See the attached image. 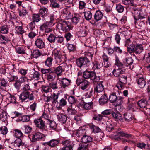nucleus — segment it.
<instances>
[{
  "instance_id": "nucleus-2",
  "label": "nucleus",
  "mask_w": 150,
  "mask_h": 150,
  "mask_svg": "<svg viewBox=\"0 0 150 150\" xmlns=\"http://www.w3.org/2000/svg\"><path fill=\"white\" fill-rule=\"evenodd\" d=\"M134 11L133 12V14L134 18L135 20V23L136 26L137 27H142L144 26L145 23L144 21H140L139 20V19H143L145 18L144 16L142 15L141 12L137 9H134Z\"/></svg>"
},
{
  "instance_id": "nucleus-61",
  "label": "nucleus",
  "mask_w": 150,
  "mask_h": 150,
  "mask_svg": "<svg viewBox=\"0 0 150 150\" xmlns=\"http://www.w3.org/2000/svg\"><path fill=\"white\" fill-rule=\"evenodd\" d=\"M87 3V1H81L79 2V8L80 9H82L85 7L86 3Z\"/></svg>"
},
{
  "instance_id": "nucleus-37",
  "label": "nucleus",
  "mask_w": 150,
  "mask_h": 150,
  "mask_svg": "<svg viewBox=\"0 0 150 150\" xmlns=\"http://www.w3.org/2000/svg\"><path fill=\"white\" fill-rule=\"evenodd\" d=\"M146 82L142 77L139 78L137 81V83L141 88H143L146 85Z\"/></svg>"
},
{
  "instance_id": "nucleus-17",
  "label": "nucleus",
  "mask_w": 150,
  "mask_h": 150,
  "mask_svg": "<svg viewBox=\"0 0 150 150\" xmlns=\"http://www.w3.org/2000/svg\"><path fill=\"white\" fill-rule=\"evenodd\" d=\"M35 46L38 48L42 49L45 46V42L42 39L40 38H37L35 42Z\"/></svg>"
},
{
  "instance_id": "nucleus-29",
  "label": "nucleus",
  "mask_w": 150,
  "mask_h": 150,
  "mask_svg": "<svg viewBox=\"0 0 150 150\" xmlns=\"http://www.w3.org/2000/svg\"><path fill=\"white\" fill-rule=\"evenodd\" d=\"M9 31V27L6 25H4L0 27V33L3 34H7Z\"/></svg>"
},
{
  "instance_id": "nucleus-18",
  "label": "nucleus",
  "mask_w": 150,
  "mask_h": 150,
  "mask_svg": "<svg viewBox=\"0 0 150 150\" xmlns=\"http://www.w3.org/2000/svg\"><path fill=\"white\" fill-rule=\"evenodd\" d=\"M60 81L61 82V86L63 88H65L66 87H68L71 82V80H69L66 78H62L61 80H60Z\"/></svg>"
},
{
  "instance_id": "nucleus-46",
  "label": "nucleus",
  "mask_w": 150,
  "mask_h": 150,
  "mask_svg": "<svg viewBox=\"0 0 150 150\" xmlns=\"http://www.w3.org/2000/svg\"><path fill=\"white\" fill-rule=\"evenodd\" d=\"M15 33L18 35H21L24 33V30L21 26H16Z\"/></svg>"
},
{
  "instance_id": "nucleus-30",
  "label": "nucleus",
  "mask_w": 150,
  "mask_h": 150,
  "mask_svg": "<svg viewBox=\"0 0 150 150\" xmlns=\"http://www.w3.org/2000/svg\"><path fill=\"white\" fill-rule=\"evenodd\" d=\"M10 40L5 36L0 33V42L1 44L6 45Z\"/></svg>"
},
{
  "instance_id": "nucleus-24",
  "label": "nucleus",
  "mask_w": 150,
  "mask_h": 150,
  "mask_svg": "<svg viewBox=\"0 0 150 150\" xmlns=\"http://www.w3.org/2000/svg\"><path fill=\"white\" fill-rule=\"evenodd\" d=\"M7 114L4 111V110L0 108V120L2 122H5L7 121Z\"/></svg>"
},
{
  "instance_id": "nucleus-50",
  "label": "nucleus",
  "mask_w": 150,
  "mask_h": 150,
  "mask_svg": "<svg viewBox=\"0 0 150 150\" xmlns=\"http://www.w3.org/2000/svg\"><path fill=\"white\" fill-rule=\"evenodd\" d=\"M52 60L51 57H48L44 62L45 65L50 67L52 65Z\"/></svg>"
},
{
  "instance_id": "nucleus-55",
  "label": "nucleus",
  "mask_w": 150,
  "mask_h": 150,
  "mask_svg": "<svg viewBox=\"0 0 150 150\" xmlns=\"http://www.w3.org/2000/svg\"><path fill=\"white\" fill-rule=\"evenodd\" d=\"M48 9L46 8H41L39 10V14L43 17L45 16L47 13Z\"/></svg>"
},
{
  "instance_id": "nucleus-43",
  "label": "nucleus",
  "mask_w": 150,
  "mask_h": 150,
  "mask_svg": "<svg viewBox=\"0 0 150 150\" xmlns=\"http://www.w3.org/2000/svg\"><path fill=\"white\" fill-rule=\"evenodd\" d=\"M124 117L125 120L127 122L131 121L134 118L131 114L128 113L124 114Z\"/></svg>"
},
{
  "instance_id": "nucleus-59",
  "label": "nucleus",
  "mask_w": 150,
  "mask_h": 150,
  "mask_svg": "<svg viewBox=\"0 0 150 150\" xmlns=\"http://www.w3.org/2000/svg\"><path fill=\"white\" fill-rule=\"evenodd\" d=\"M56 38V37L54 34H51L48 38V40L50 42L53 43L55 42Z\"/></svg>"
},
{
  "instance_id": "nucleus-38",
  "label": "nucleus",
  "mask_w": 150,
  "mask_h": 150,
  "mask_svg": "<svg viewBox=\"0 0 150 150\" xmlns=\"http://www.w3.org/2000/svg\"><path fill=\"white\" fill-rule=\"evenodd\" d=\"M68 114L69 115H74L77 112V111L74 108H73L71 105L70 107H68L67 110Z\"/></svg>"
},
{
  "instance_id": "nucleus-12",
  "label": "nucleus",
  "mask_w": 150,
  "mask_h": 150,
  "mask_svg": "<svg viewBox=\"0 0 150 150\" xmlns=\"http://www.w3.org/2000/svg\"><path fill=\"white\" fill-rule=\"evenodd\" d=\"M104 86L101 83H98L95 86L94 90V93L95 94L98 95V94L102 92L104 89Z\"/></svg>"
},
{
  "instance_id": "nucleus-19",
  "label": "nucleus",
  "mask_w": 150,
  "mask_h": 150,
  "mask_svg": "<svg viewBox=\"0 0 150 150\" xmlns=\"http://www.w3.org/2000/svg\"><path fill=\"white\" fill-rule=\"evenodd\" d=\"M30 95V92L28 91L22 92L19 96V98L21 102L25 101L28 98Z\"/></svg>"
},
{
  "instance_id": "nucleus-6",
  "label": "nucleus",
  "mask_w": 150,
  "mask_h": 150,
  "mask_svg": "<svg viewBox=\"0 0 150 150\" xmlns=\"http://www.w3.org/2000/svg\"><path fill=\"white\" fill-rule=\"evenodd\" d=\"M34 123L37 128L40 131L45 130L46 127L45 121L41 117L35 119L34 120Z\"/></svg>"
},
{
  "instance_id": "nucleus-25",
  "label": "nucleus",
  "mask_w": 150,
  "mask_h": 150,
  "mask_svg": "<svg viewBox=\"0 0 150 150\" xmlns=\"http://www.w3.org/2000/svg\"><path fill=\"white\" fill-rule=\"evenodd\" d=\"M106 130L110 132L114 129V124L110 120H109L106 122Z\"/></svg>"
},
{
  "instance_id": "nucleus-23",
  "label": "nucleus",
  "mask_w": 150,
  "mask_h": 150,
  "mask_svg": "<svg viewBox=\"0 0 150 150\" xmlns=\"http://www.w3.org/2000/svg\"><path fill=\"white\" fill-rule=\"evenodd\" d=\"M86 131L85 129L80 127L77 130L76 134V136L78 138V139H81V138L85 135Z\"/></svg>"
},
{
  "instance_id": "nucleus-22",
  "label": "nucleus",
  "mask_w": 150,
  "mask_h": 150,
  "mask_svg": "<svg viewBox=\"0 0 150 150\" xmlns=\"http://www.w3.org/2000/svg\"><path fill=\"white\" fill-rule=\"evenodd\" d=\"M103 16V12L101 11L98 10L96 11L94 15V18L96 21L98 22L102 18Z\"/></svg>"
},
{
  "instance_id": "nucleus-1",
  "label": "nucleus",
  "mask_w": 150,
  "mask_h": 150,
  "mask_svg": "<svg viewBox=\"0 0 150 150\" xmlns=\"http://www.w3.org/2000/svg\"><path fill=\"white\" fill-rule=\"evenodd\" d=\"M93 54L89 52H85V56L80 57L76 60L77 66L81 68L83 65H85L90 62L91 60Z\"/></svg>"
},
{
  "instance_id": "nucleus-62",
  "label": "nucleus",
  "mask_w": 150,
  "mask_h": 150,
  "mask_svg": "<svg viewBox=\"0 0 150 150\" xmlns=\"http://www.w3.org/2000/svg\"><path fill=\"white\" fill-rule=\"evenodd\" d=\"M122 3L123 4L126 5L134 6L133 0H123Z\"/></svg>"
},
{
  "instance_id": "nucleus-41",
  "label": "nucleus",
  "mask_w": 150,
  "mask_h": 150,
  "mask_svg": "<svg viewBox=\"0 0 150 150\" xmlns=\"http://www.w3.org/2000/svg\"><path fill=\"white\" fill-rule=\"evenodd\" d=\"M85 18L87 20H91L92 16V14L91 12L87 11L83 12Z\"/></svg>"
},
{
  "instance_id": "nucleus-9",
  "label": "nucleus",
  "mask_w": 150,
  "mask_h": 150,
  "mask_svg": "<svg viewBox=\"0 0 150 150\" xmlns=\"http://www.w3.org/2000/svg\"><path fill=\"white\" fill-rule=\"evenodd\" d=\"M43 137L44 134L39 132H36L28 136L32 142H36L42 139Z\"/></svg>"
},
{
  "instance_id": "nucleus-64",
  "label": "nucleus",
  "mask_w": 150,
  "mask_h": 150,
  "mask_svg": "<svg viewBox=\"0 0 150 150\" xmlns=\"http://www.w3.org/2000/svg\"><path fill=\"white\" fill-rule=\"evenodd\" d=\"M146 52L148 53H146L144 57V58H146V62L148 63H149L150 62V51H148Z\"/></svg>"
},
{
  "instance_id": "nucleus-26",
  "label": "nucleus",
  "mask_w": 150,
  "mask_h": 150,
  "mask_svg": "<svg viewBox=\"0 0 150 150\" xmlns=\"http://www.w3.org/2000/svg\"><path fill=\"white\" fill-rule=\"evenodd\" d=\"M111 114L113 117L116 120L121 121L122 120L121 115L119 112L117 111L115 112L112 111Z\"/></svg>"
},
{
  "instance_id": "nucleus-15",
  "label": "nucleus",
  "mask_w": 150,
  "mask_h": 150,
  "mask_svg": "<svg viewBox=\"0 0 150 150\" xmlns=\"http://www.w3.org/2000/svg\"><path fill=\"white\" fill-rule=\"evenodd\" d=\"M58 94H56L55 93H53L50 96L47 97V102H51L53 104L56 103L57 102Z\"/></svg>"
},
{
  "instance_id": "nucleus-8",
  "label": "nucleus",
  "mask_w": 150,
  "mask_h": 150,
  "mask_svg": "<svg viewBox=\"0 0 150 150\" xmlns=\"http://www.w3.org/2000/svg\"><path fill=\"white\" fill-rule=\"evenodd\" d=\"M53 54L54 55L55 59L57 63L61 62L63 60L64 56L60 51L54 49L53 51Z\"/></svg>"
},
{
  "instance_id": "nucleus-47",
  "label": "nucleus",
  "mask_w": 150,
  "mask_h": 150,
  "mask_svg": "<svg viewBox=\"0 0 150 150\" xmlns=\"http://www.w3.org/2000/svg\"><path fill=\"white\" fill-rule=\"evenodd\" d=\"M51 27H52L51 25L47 21H46L40 26V28L41 30L44 31V30L47 28H50Z\"/></svg>"
},
{
  "instance_id": "nucleus-5",
  "label": "nucleus",
  "mask_w": 150,
  "mask_h": 150,
  "mask_svg": "<svg viewBox=\"0 0 150 150\" xmlns=\"http://www.w3.org/2000/svg\"><path fill=\"white\" fill-rule=\"evenodd\" d=\"M57 28L62 31L67 32L71 30L72 27L70 23L65 21H63L58 23L57 26Z\"/></svg>"
},
{
  "instance_id": "nucleus-32",
  "label": "nucleus",
  "mask_w": 150,
  "mask_h": 150,
  "mask_svg": "<svg viewBox=\"0 0 150 150\" xmlns=\"http://www.w3.org/2000/svg\"><path fill=\"white\" fill-rule=\"evenodd\" d=\"M50 6L54 8H60V5L57 2V0H50Z\"/></svg>"
},
{
  "instance_id": "nucleus-21",
  "label": "nucleus",
  "mask_w": 150,
  "mask_h": 150,
  "mask_svg": "<svg viewBox=\"0 0 150 150\" xmlns=\"http://www.w3.org/2000/svg\"><path fill=\"white\" fill-rule=\"evenodd\" d=\"M45 78L49 81H52L55 79L56 76L55 73L52 70L48 74L45 75Z\"/></svg>"
},
{
  "instance_id": "nucleus-51",
  "label": "nucleus",
  "mask_w": 150,
  "mask_h": 150,
  "mask_svg": "<svg viewBox=\"0 0 150 150\" xmlns=\"http://www.w3.org/2000/svg\"><path fill=\"white\" fill-rule=\"evenodd\" d=\"M41 18L39 14H34L33 15L32 20L34 22H38Z\"/></svg>"
},
{
  "instance_id": "nucleus-3",
  "label": "nucleus",
  "mask_w": 150,
  "mask_h": 150,
  "mask_svg": "<svg viewBox=\"0 0 150 150\" xmlns=\"http://www.w3.org/2000/svg\"><path fill=\"white\" fill-rule=\"evenodd\" d=\"M123 98L122 96L117 97L115 91L111 93L109 98V100L111 103L116 104V107L121 105L123 103Z\"/></svg>"
},
{
  "instance_id": "nucleus-40",
  "label": "nucleus",
  "mask_w": 150,
  "mask_h": 150,
  "mask_svg": "<svg viewBox=\"0 0 150 150\" xmlns=\"http://www.w3.org/2000/svg\"><path fill=\"white\" fill-rule=\"evenodd\" d=\"M89 85V83L86 80H84L79 85L80 88L82 90L86 89Z\"/></svg>"
},
{
  "instance_id": "nucleus-33",
  "label": "nucleus",
  "mask_w": 150,
  "mask_h": 150,
  "mask_svg": "<svg viewBox=\"0 0 150 150\" xmlns=\"http://www.w3.org/2000/svg\"><path fill=\"white\" fill-rule=\"evenodd\" d=\"M68 100L69 103L70 104H75L77 103L78 101L77 98L73 96H68V98H67Z\"/></svg>"
},
{
  "instance_id": "nucleus-35",
  "label": "nucleus",
  "mask_w": 150,
  "mask_h": 150,
  "mask_svg": "<svg viewBox=\"0 0 150 150\" xmlns=\"http://www.w3.org/2000/svg\"><path fill=\"white\" fill-rule=\"evenodd\" d=\"M57 118L62 123H64L67 120L66 116L65 115L62 114L58 115Z\"/></svg>"
},
{
  "instance_id": "nucleus-45",
  "label": "nucleus",
  "mask_w": 150,
  "mask_h": 150,
  "mask_svg": "<svg viewBox=\"0 0 150 150\" xmlns=\"http://www.w3.org/2000/svg\"><path fill=\"white\" fill-rule=\"evenodd\" d=\"M80 17L78 16H74L71 18V21L72 23L75 25L77 24L79 22Z\"/></svg>"
},
{
  "instance_id": "nucleus-63",
  "label": "nucleus",
  "mask_w": 150,
  "mask_h": 150,
  "mask_svg": "<svg viewBox=\"0 0 150 150\" xmlns=\"http://www.w3.org/2000/svg\"><path fill=\"white\" fill-rule=\"evenodd\" d=\"M52 70V69L50 68H49L47 69L42 68L41 69L40 71L42 74H48Z\"/></svg>"
},
{
  "instance_id": "nucleus-34",
  "label": "nucleus",
  "mask_w": 150,
  "mask_h": 150,
  "mask_svg": "<svg viewBox=\"0 0 150 150\" xmlns=\"http://www.w3.org/2000/svg\"><path fill=\"white\" fill-rule=\"evenodd\" d=\"M90 128L92 131L95 133H98L101 132V129L98 126L93 125V124L90 125Z\"/></svg>"
},
{
  "instance_id": "nucleus-14",
  "label": "nucleus",
  "mask_w": 150,
  "mask_h": 150,
  "mask_svg": "<svg viewBox=\"0 0 150 150\" xmlns=\"http://www.w3.org/2000/svg\"><path fill=\"white\" fill-rule=\"evenodd\" d=\"M133 62V60L132 57L126 58L123 61L124 65L127 67H129V68L131 69L133 68V65H132Z\"/></svg>"
},
{
  "instance_id": "nucleus-54",
  "label": "nucleus",
  "mask_w": 150,
  "mask_h": 150,
  "mask_svg": "<svg viewBox=\"0 0 150 150\" xmlns=\"http://www.w3.org/2000/svg\"><path fill=\"white\" fill-rule=\"evenodd\" d=\"M32 54L33 57L37 58L40 55L41 53L39 50L37 49L33 51Z\"/></svg>"
},
{
  "instance_id": "nucleus-44",
  "label": "nucleus",
  "mask_w": 150,
  "mask_h": 150,
  "mask_svg": "<svg viewBox=\"0 0 150 150\" xmlns=\"http://www.w3.org/2000/svg\"><path fill=\"white\" fill-rule=\"evenodd\" d=\"M125 84L122 83L121 82L118 83L114 88V90L116 91H118V90H121L124 87Z\"/></svg>"
},
{
  "instance_id": "nucleus-58",
  "label": "nucleus",
  "mask_w": 150,
  "mask_h": 150,
  "mask_svg": "<svg viewBox=\"0 0 150 150\" xmlns=\"http://www.w3.org/2000/svg\"><path fill=\"white\" fill-rule=\"evenodd\" d=\"M48 122L49 124L50 125L49 127L50 129H56L57 125L54 121L50 120H49Z\"/></svg>"
},
{
  "instance_id": "nucleus-13",
  "label": "nucleus",
  "mask_w": 150,
  "mask_h": 150,
  "mask_svg": "<svg viewBox=\"0 0 150 150\" xmlns=\"http://www.w3.org/2000/svg\"><path fill=\"white\" fill-rule=\"evenodd\" d=\"M24 144L23 142L20 138H16L14 142L11 143V148L14 149V148H18L21 146H23Z\"/></svg>"
},
{
  "instance_id": "nucleus-60",
  "label": "nucleus",
  "mask_w": 150,
  "mask_h": 150,
  "mask_svg": "<svg viewBox=\"0 0 150 150\" xmlns=\"http://www.w3.org/2000/svg\"><path fill=\"white\" fill-rule=\"evenodd\" d=\"M116 8L117 11L120 13L122 12L124 10V6L120 4H117Z\"/></svg>"
},
{
  "instance_id": "nucleus-27",
  "label": "nucleus",
  "mask_w": 150,
  "mask_h": 150,
  "mask_svg": "<svg viewBox=\"0 0 150 150\" xmlns=\"http://www.w3.org/2000/svg\"><path fill=\"white\" fill-rule=\"evenodd\" d=\"M62 143L65 146L73 147L74 146L73 142L70 139H64L62 141Z\"/></svg>"
},
{
  "instance_id": "nucleus-16",
  "label": "nucleus",
  "mask_w": 150,
  "mask_h": 150,
  "mask_svg": "<svg viewBox=\"0 0 150 150\" xmlns=\"http://www.w3.org/2000/svg\"><path fill=\"white\" fill-rule=\"evenodd\" d=\"M125 70L121 68L115 67L113 71V74L115 76L119 78L125 73Z\"/></svg>"
},
{
  "instance_id": "nucleus-42",
  "label": "nucleus",
  "mask_w": 150,
  "mask_h": 150,
  "mask_svg": "<svg viewBox=\"0 0 150 150\" xmlns=\"http://www.w3.org/2000/svg\"><path fill=\"white\" fill-rule=\"evenodd\" d=\"M28 26L31 30H38L37 27L35 26V22L33 21L29 24Z\"/></svg>"
},
{
  "instance_id": "nucleus-39",
  "label": "nucleus",
  "mask_w": 150,
  "mask_h": 150,
  "mask_svg": "<svg viewBox=\"0 0 150 150\" xmlns=\"http://www.w3.org/2000/svg\"><path fill=\"white\" fill-rule=\"evenodd\" d=\"M93 68L98 69L102 67L103 64L100 62L95 61L93 62Z\"/></svg>"
},
{
  "instance_id": "nucleus-10",
  "label": "nucleus",
  "mask_w": 150,
  "mask_h": 150,
  "mask_svg": "<svg viewBox=\"0 0 150 150\" xmlns=\"http://www.w3.org/2000/svg\"><path fill=\"white\" fill-rule=\"evenodd\" d=\"M82 142L84 143L90 142V143L88 144L89 146H91L93 147L95 145V143L93 142V138L92 137L89 136L85 135L81 138Z\"/></svg>"
},
{
  "instance_id": "nucleus-56",
  "label": "nucleus",
  "mask_w": 150,
  "mask_h": 150,
  "mask_svg": "<svg viewBox=\"0 0 150 150\" xmlns=\"http://www.w3.org/2000/svg\"><path fill=\"white\" fill-rule=\"evenodd\" d=\"M38 33V31L31 30L28 34V36L29 38L33 39L34 37L36 36Z\"/></svg>"
},
{
  "instance_id": "nucleus-48",
  "label": "nucleus",
  "mask_w": 150,
  "mask_h": 150,
  "mask_svg": "<svg viewBox=\"0 0 150 150\" xmlns=\"http://www.w3.org/2000/svg\"><path fill=\"white\" fill-rule=\"evenodd\" d=\"M88 103H84L85 104L83 105V107L86 110H88L91 109L93 108V103H90V102L87 101Z\"/></svg>"
},
{
  "instance_id": "nucleus-36",
  "label": "nucleus",
  "mask_w": 150,
  "mask_h": 150,
  "mask_svg": "<svg viewBox=\"0 0 150 150\" xmlns=\"http://www.w3.org/2000/svg\"><path fill=\"white\" fill-rule=\"evenodd\" d=\"M127 76L125 75H121L119 78L118 79L120 82L124 84H126L127 83Z\"/></svg>"
},
{
  "instance_id": "nucleus-57",
  "label": "nucleus",
  "mask_w": 150,
  "mask_h": 150,
  "mask_svg": "<svg viewBox=\"0 0 150 150\" xmlns=\"http://www.w3.org/2000/svg\"><path fill=\"white\" fill-rule=\"evenodd\" d=\"M23 135V134L21 131L18 129L14 130V136L17 138H20Z\"/></svg>"
},
{
  "instance_id": "nucleus-28",
  "label": "nucleus",
  "mask_w": 150,
  "mask_h": 150,
  "mask_svg": "<svg viewBox=\"0 0 150 150\" xmlns=\"http://www.w3.org/2000/svg\"><path fill=\"white\" fill-rule=\"evenodd\" d=\"M143 50V47L141 44H136L135 46L134 52L137 54H140Z\"/></svg>"
},
{
  "instance_id": "nucleus-20",
  "label": "nucleus",
  "mask_w": 150,
  "mask_h": 150,
  "mask_svg": "<svg viewBox=\"0 0 150 150\" xmlns=\"http://www.w3.org/2000/svg\"><path fill=\"white\" fill-rule=\"evenodd\" d=\"M108 101V97L106 94L104 93L99 98V102L100 105H103L107 103Z\"/></svg>"
},
{
  "instance_id": "nucleus-31",
  "label": "nucleus",
  "mask_w": 150,
  "mask_h": 150,
  "mask_svg": "<svg viewBox=\"0 0 150 150\" xmlns=\"http://www.w3.org/2000/svg\"><path fill=\"white\" fill-rule=\"evenodd\" d=\"M147 104V101L144 99H142L137 102L138 105L142 108H145Z\"/></svg>"
},
{
  "instance_id": "nucleus-49",
  "label": "nucleus",
  "mask_w": 150,
  "mask_h": 150,
  "mask_svg": "<svg viewBox=\"0 0 150 150\" xmlns=\"http://www.w3.org/2000/svg\"><path fill=\"white\" fill-rule=\"evenodd\" d=\"M117 134L118 135H120L122 137H126L128 138L132 137V135L131 134H127L121 131L119 132H118Z\"/></svg>"
},
{
  "instance_id": "nucleus-53",
  "label": "nucleus",
  "mask_w": 150,
  "mask_h": 150,
  "mask_svg": "<svg viewBox=\"0 0 150 150\" xmlns=\"http://www.w3.org/2000/svg\"><path fill=\"white\" fill-rule=\"evenodd\" d=\"M135 45L134 44L128 45L127 46V51L130 53L134 52Z\"/></svg>"
},
{
  "instance_id": "nucleus-52",
  "label": "nucleus",
  "mask_w": 150,
  "mask_h": 150,
  "mask_svg": "<svg viewBox=\"0 0 150 150\" xmlns=\"http://www.w3.org/2000/svg\"><path fill=\"white\" fill-rule=\"evenodd\" d=\"M49 86L50 88L53 90L57 89L58 88L57 82H52L49 83Z\"/></svg>"
},
{
  "instance_id": "nucleus-4",
  "label": "nucleus",
  "mask_w": 150,
  "mask_h": 150,
  "mask_svg": "<svg viewBox=\"0 0 150 150\" xmlns=\"http://www.w3.org/2000/svg\"><path fill=\"white\" fill-rule=\"evenodd\" d=\"M82 76L85 79H90L93 82L98 81L100 79L99 77L96 76L95 72L93 71L86 70L83 72Z\"/></svg>"
},
{
  "instance_id": "nucleus-7",
  "label": "nucleus",
  "mask_w": 150,
  "mask_h": 150,
  "mask_svg": "<svg viewBox=\"0 0 150 150\" xmlns=\"http://www.w3.org/2000/svg\"><path fill=\"white\" fill-rule=\"evenodd\" d=\"M68 66L67 64L63 63L59 65L56 67L53 71L55 74L59 76L61 75L62 73L64 72L65 70H67Z\"/></svg>"
},
{
  "instance_id": "nucleus-11",
  "label": "nucleus",
  "mask_w": 150,
  "mask_h": 150,
  "mask_svg": "<svg viewBox=\"0 0 150 150\" xmlns=\"http://www.w3.org/2000/svg\"><path fill=\"white\" fill-rule=\"evenodd\" d=\"M59 142V140L57 139H52L47 142L44 143L45 146H48L51 147H55L58 146Z\"/></svg>"
}]
</instances>
